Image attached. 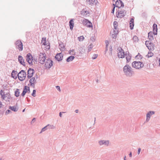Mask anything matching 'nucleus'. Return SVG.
Listing matches in <instances>:
<instances>
[{"mask_svg":"<svg viewBox=\"0 0 160 160\" xmlns=\"http://www.w3.org/2000/svg\"><path fill=\"white\" fill-rule=\"evenodd\" d=\"M34 72V70L33 69L29 68L28 71L27 78L28 79L31 78L33 76Z\"/></svg>","mask_w":160,"mask_h":160,"instance_id":"obj_12","label":"nucleus"},{"mask_svg":"<svg viewBox=\"0 0 160 160\" xmlns=\"http://www.w3.org/2000/svg\"><path fill=\"white\" fill-rule=\"evenodd\" d=\"M129 156L130 157H132V153L131 152L129 154Z\"/></svg>","mask_w":160,"mask_h":160,"instance_id":"obj_55","label":"nucleus"},{"mask_svg":"<svg viewBox=\"0 0 160 160\" xmlns=\"http://www.w3.org/2000/svg\"><path fill=\"white\" fill-rule=\"evenodd\" d=\"M25 109H23V110H22V112H23L25 111Z\"/></svg>","mask_w":160,"mask_h":160,"instance_id":"obj_62","label":"nucleus"},{"mask_svg":"<svg viewBox=\"0 0 160 160\" xmlns=\"http://www.w3.org/2000/svg\"><path fill=\"white\" fill-rule=\"evenodd\" d=\"M145 44L149 50L153 51L154 50V45L149 41H147L145 42Z\"/></svg>","mask_w":160,"mask_h":160,"instance_id":"obj_7","label":"nucleus"},{"mask_svg":"<svg viewBox=\"0 0 160 160\" xmlns=\"http://www.w3.org/2000/svg\"><path fill=\"white\" fill-rule=\"evenodd\" d=\"M16 48H17L20 51H21L23 49V44L21 40H17L15 43Z\"/></svg>","mask_w":160,"mask_h":160,"instance_id":"obj_8","label":"nucleus"},{"mask_svg":"<svg viewBox=\"0 0 160 160\" xmlns=\"http://www.w3.org/2000/svg\"><path fill=\"white\" fill-rule=\"evenodd\" d=\"M118 34H116L115 33H113L112 35V37L113 38H116L117 37V35Z\"/></svg>","mask_w":160,"mask_h":160,"instance_id":"obj_44","label":"nucleus"},{"mask_svg":"<svg viewBox=\"0 0 160 160\" xmlns=\"http://www.w3.org/2000/svg\"><path fill=\"white\" fill-rule=\"evenodd\" d=\"M19 89H17L15 91V95L16 97H18L20 95V92Z\"/></svg>","mask_w":160,"mask_h":160,"instance_id":"obj_28","label":"nucleus"},{"mask_svg":"<svg viewBox=\"0 0 160 160\" xmlns=\"http://www.w3.org/2000/svg\"><path fill=\"white\" fill-rule=\"evenodd\" d=\"M33 60V58L31 53H29L27 54L26 60L29 64H32V62Z\"/></svg>","mask_w":160,"mask_h":160,"instance_id":"obj_9","label":"nucleus"},{"mask_svg":"<svg viewBox=\"0 0 160 160\" xmlns=\"http://www.w3.org/2000/svg\"><path fill=\"white\" fill-rule=\"evenodd\" d=\"M59 116L60 117H62V112H60L59 113Z\"/></svg>","mask_w":160,"mask_h":160,"instance_id":"obj_59","label":"nucleus"},{"mask_svg":"<svg viewBox=\"0 0 160 160\" xmlns=\"http://www.w3.org/2000/svg\"><path fill=\"white\" fill-rule=\"evenodd\" d=\"M105 42H106V47H108V44H109V42H108V41H106Z\"/></svg>","mask_w":160,"mask_h":160,"instance_id":"obj_51","label":"nucleus"},{"mask_svg":"<svg viewBox=\"0 0 160 160\" xmlns=\"http://www.w3.org/2000/svg\"><path fill=\"white\" fill-rule=\"evenodd\" d=\"M47 127V126H45V127H44V128H42L41 130V131L40 132V133H41L42 132L45 131L47 129L46 128Z\"/></svg>","mask_w":160,"mask_h":160,"instance_id":"obj_43","label":"nucleus"},{"mask_svg":"<svg viewBox=\"0 0 160 160\" xmlns=\"http://www.w3.org/2000/svg\"><path fill=\"white\" fill-rule=\"evenodd\" d=\"M113 5L114 6V7H113L112 10V11L111 12V13H114V12L115 8V4H113Z\"/></svg>","mask_w":160,"mask_h":160,"instance_id":"obj_45","label":"nucleus"},{"mask_svg":"<svg viewBox=\"0 0 160 160\" xmlns=\"http://www.w3.org/2000/svg\"><path fill=\"white\" fill-rule=\"evenodd\" d=\"M9 109L13 111L14 112H17L18 111V109L17 108L16 106H10L9 107Z\"/></svg>","mask_w":160,"mask_h":160,"instance_id":"obj_25","label":"nucleus"},{"mask_svg":"<svg viewBox=\"0 0 160 160\" xmlns=\"http://www.w3.org/2000/svg\"><path fill=\"white\" fill-rule=\"evenodd\" d=\"M2 105V103L1 102H0V108H1Z\"/></svg>","mask_w":160,"mask_h":160,"instance_id":"obj_57","label":"nucleus"},{"mask_svg":"<svg viewBox=\"0 0 160 160\" xmlns=\"http://www.w3.org/2000/svg\"><path fill=\"white\" fill-rule=\"evenodd\" d=\"M78 39L79 41H82L84 39V38L83 36H81L78 37Z\"/></svg>","mask_w":160,"mask_h":160,"instance_id":"obj_37","label":"nucleus"},{"mask_svg":"<svg viewBox=\"0 0 160 160\" xmlns=\"http://www.w3.org/2000/svg\"><path fill=\"white\" fill-rule=\"evenodd\" d=\"M93 46L92 44H90L88 46V52H90L93 48Z\"/></svg>","mask_w":160,"mask_h":160,"instance_id":"obj_33","label":"nucleus"},{"mask_svg":"<svg viewBox=\"0 0 160 160\" xmlns=\"http://www.w3.org/2000/svg\"><path fill=\"white\" fill-rule=\"evenodd\" d=\"M56 88L59 92L61 91L60 87L59 86H56Z\"/></svg>","mask_w":160,"mask_h":160,"instance_id":"obj_49","label":"nucleus"},{"mask_svg":"<svg viewBox=\"0 0 160 160\" xmlns=\"http://www.w3.org/2000/svg\"><path fill=\"white\" fill-rule=\"evenodd\" d=\"M113 33L116 34L118 33V28H114L113 30Z\"/></svg>","mask_w":160,"mask_h":160,"instance_id":"obj_40","label":"nucleus"},{"mask_svg":"<svg viewBox=\"0 0 160 160\" xmlns=\"http://www.w3.org/2000/svg\"><path fill=\"white\" fill-rule=\"evenodd\" d=\"M59 48L62 51H64L65 50L64 46L62 45H59Z\"/></svg>","mask_w":160,"mask_h":160,"instance_id":"obj_34","label":"nucleus"},{"mask_svg":"<svg viewBox=\"0 0 160 160\" xmlns=\"http://www.w3.org/2000/svg\"><path fill=\"white\" fill-rule=\"evenodd\" d=\"M139 56V58H142V57H141L142 56L141 55H139V54L138 55L136 56V57H138Z\"/></svg>","mask_w":160,"mask_h":160,"instance_id":"obj_52","label":"nucleus"},{"mask_svg":"<svg viewBox=\"0 0 160 160\" xmlns=\"http://www.w3.org/2000/svg\"><path fill=\"white\" fill-rule=\"evenodd\" d=\"M36 90H33V92L32 93V96L34 97H35L36 96Z\"/></svg>","mask_w":160,"mask_h":160,"instance_id":"obj_42","label":"nucleus"},{"mask_svg":"<svg viewBox=\"0 0 160 160\" xmlns=\"http://www.w3.org/2000/svg\"><path fill=\"white\" fill-rule=\"evenodd\" d=\"M126 156H125L124 157V160H126Z\"/></svg>","mask_w":160,"mask_h":160,"instance_id":"obj_61","label":"nucleus"},{"mask_svg":"<svg viewBox=\"0 0 160 160\" xmlns=\"http://www.w3.org/2000/svg\"><path fill=\"white\" fill-rule=\"evenodd\" d=\"M132 40L133 42H137L138 41V38L136 36H134L133 37Z\"/></svg>","mask_w":160,"mask_h":160,"instance_id":"obj_31","label":"nucleus"},{"mask_svg":"<svg viewBox=\"0 0 160 160\" xmlns=\"http://www.w3.org/2000/svg\"><path fill=\"white\" fill-rule=\"evenodd\" d=\"M155 112L154 111H151L148 112L146 114V122H148L150 119L151 116L155 114Z\"/></svg>","mask_w":160,"mask_h":160,"instance_id":"obj_11","label":"nucleus"},{"mask_svg":"<svg viewBox=\"0 0 160 160\" xmlns=\"http://www.w3.org/2000/svg\"><path fill=\"white\" fill-rule=\"evenodd\" d=\"M95 119H94V123H93V125H94L95 124Z\"/></svg>","mask_w":160,"mask_h":160,"instance_id":"obj_60","label":"nucleus"},{"mask_svg":"<svg viewBox=\"0 0 160 160\" xmlns=\"http://www.w3.org/2000/svg\"><path fill=\"white\" fill-rule=\"evenodd\" d=\"M126 14L125 11H120L118 12V14L117 15V17L118 18H121L124 16Z\"/></svg>","mask_w":160,"mask_h":160,"instance_id":"obj_15","label":"nucleus"},{"mask_svg":"<svg viewBox=\"0 0 160 160\" xmlns=\"http://www.w3.org/2000/svg\"><path fill=\"white\" fill-rule=\"evenodd\" d=\"M52 61L49 59H46L45 64L46 68H50L52 65Z\"/></svg>","mask_w":160,"mask_h":160,"instance_id":"obj_10","label":"nucleus"},{"mask_svg":"<svg viewBox=\"0 0 160 160\" xmlns=\"http://www.w3.org/2000/svg\"><path fill=\"white\" fill-rule=\"evenodd\" d=\"M125 56L127 60V62L128 63L130 62L131 59V55L129 54V52H128V53H126Z\"/></svg>","mask_w":160,"mask_h":160,"instance_id":"obj_20","label":"nucleus"},{"mask_svg":"<svg viewBox=\"0 0 160 160\" xmlns=\"http://www.w3.org/2000/svg\"><path fill=\"white\" fill-rule=\"evenodd\" d=\"M153 34V32H149L148 33V38L150 40H152L153 39V38L152 36Z\"/></svg>","mask_w":160,"mask_h":160,"instance_id":"obj_24","label":"nucleus"},{"mask_svg":"<svg viewBox=\"0 0 160 160\" xmlns=\"http://www.w3.org/2000/svg\"><path fill=\"white\" fill-rule=\"evenodd\" d=\"M113 26L114 28H118V23L117 22H114Z\"/></svg>","mask_w":160,"mask_h":160,"instance_id":"obj_38","label":"nucleus"},{"mask_svg":"<svg viewBox=\"0 0 160 160\" xmlns=\"http://www.w3.org/2000/svg\"><path fill=\"white\" fill-rule=\"evenodd\" d=\"M11 112L10 110H7L6 111V112H5V114H6V115H7L9 113H10Z\"/></svg>","mask_w":160,"mask_h":160,"instance_id":"obj_46","label":"nucleus"},{"mask_svg":"<svg viewBox=\"0 0 160 160\" xmlns=\"http://www.w3.org/2000/svg\"><path fill=\"white\" fill-rule=\"evenodd\" d=\"M141 151V149L140 148H138V154L139 155L140 153V151Z\"/></svg>","mask_w":160,"mask_h":160,"instance_id":"obj_50","label":"nucleus"},{"mask_svg":"<svg viewBox=\"0 0 160 160\" xmlns=\"http://www.w3.org/2000/svg\"><path fill=\"white\" fill-rule=\"evenodd\" d=\"M2 160V158H0V160Z\"/></svg>","mask_w":160,"mask_h":160,"instance_id":"obj_63","label":"nucleus"},{"mask_svg":"<svg viewBox=\"0 0 160 160\" xmlns=\"http://www.w3.org/2000/svg\"><path fill=\"white\" fill-rule=\"evenodd\" d=\"M27 92L28 93H29L30 92V88L29 87H28V86H27Z\"/></svg>","mask_w":160,"mask_h":160,"instance_id":"obj_47","label":"nucleus"},{"mask_svg":"<svg viewBox=\"0 0 160 160\" xmlns=\"http://www.w3.org/2000/svg\"><path fill=\"white\" fill-rule=\"evenodd\" d=\"M110 51H111V55H112V47H111V48H110Z\"/></svg>","mask_w":160,"mask_h":160,"instance_id":"obj_56","label":"nucleus"},{"mask_svg":"<svg viewBox=\"0 0 160 160\" xmlns=\"http://www.w3.org/2000/svg\"><path fill=\"white\" fill-rule=\"evenodd\" d=\"M86 1L87 3L89 5H92L94 2L93 0H87Z\"/></svg>","mask_w":160,"mask_h":160,"instance_id":"obj_35","label":"nucleus"},{"mask_svg":"<svg viewBox=\"0 0 160 160\" xmlns=\"http://www.w3.org/2000/svg\"><path fill=\"white\" fill-rule=\"evenodd\" d=\"M18 61L19 63L23 66H25V62L23 58L20 55H19L18 57Z\"/></svg>","mask_w":160,"mask_h":160,"instance_id":"obj_18","label":"nucleus"},{"mask_svg":"<svg viewBox=\"0 0 160 160\" xmlns=\"http://www.w3.org/2000/svg\"><path fill=\"white\" fill-rule=\"evenodd\" d=\"M49 48H50V46H47L46 49L48 50V49H49Z\"/></svg>","mask_w":160,"mask_h":160,"instance_id":"obj_54","label":"nucleus"},{"mask_svg":"<svg viewBox=\"0 0 160 160\" xmlns=\"http://www.w3.org/2000/svg\"><path fill=\"white\" fill-rule=\"evenodd\" d=\"M35 121H36L35 118H33L32 119V121L31 122V123L32 124V123H34L35 122Z\"/></svg>","mask_w":160,"mask_h":160,"instance_id":"obj_48","label":"nucleus"},{"mask_svg":"<svg viewBox=\"0 0 160 160\" xmlns=\"http://www.w3.org/2000/svg\"><path fill=\"white\" fill-rule=\"evenodd\" d=\"M123 73L127 77H132L134 74L132 67L128 64L126 65L123 68Z\"/></svg>","mask_w":160,"mask_h":160,"instance_id":"obj_1","label":"nucleus"},{"mask_svg":"<svg viewBox=\"0 0 160 160\" xmlns=\"http://www.w3.org/2000/svg\"><path fill=\"white\" fill-rule=\"evenodd\" d=\"M153 55V53H152L151 52H148V54L147 55V56L148 57V58H150L152 57Z\"/></svg>","mask_w":160,"mask_h":160,"instance_id":"obj_36","label":"nucleus"},{"mask_svg":"<svg viewBox=\"0 0 160 160\" xmlns=\"http://www.w3.org/2000/svg\"><path fill=\"white\" fill-rule=\"evenodd\" d=\"M116 7L120 8L124 7V4L123 2L120 0H117L116 2Z\"/></svg>","mask_w":160,"mask_h":160,"instance_id":"obj_16","label":"nucleus"},{"mask_svg":"<svg viewBox=\"0 0 160 160\" xmlns=\"http://www.w3.org/2000/svg\"><path fill=\"white\" fill-rule=\"evenodd\" d=\"M132 65L133 68L138 69H141L144 66V64L142 62L136 61H135L132 62Z\"/></svg>","mask_w":160,"mask_h":160,"instance_id":"obj_2","label":"nucleus"},{"mask_svg":"<svg viewBox=\"0 0 160 160\" xmlns=\"http://www.w3.org/2000/svg\"><path fill=\"white\" fill-rule=\"evenodd\" d=\"M98 143L100 146L108 147L110 144V141L109 140H101L98 141Z\"/></svg>","mask_w":160,"mask_h":160,"instance_id":"obj_6","label":"nucleus"},{"mask_svg":"<svg viewBox=\"0 0 160 160\" xmlns=\"http://www.w3.org/2000/svg\"><path fill=\"white\" fill-rule=\"evenodd\" d=\"M108 47H106V50H105V53L108 50Z\"/></svg>","mask_w":160,"mask_h":160,"instance_id":"obj_53","label":"nucleus"},{"mask_svg":"<svg viewBox=\"0 0 160 160\" xmlns=\"http://www.w3.org/2000/svg\"><path fill=\"white\" fill-rule=\"evenodd\" d=\"M42 44L43 45H47V42L46 41V38L44 37H43L42 38Z\"/></svg>","mask_w":160,"mask_h":160,"instance_id":"obj_29","label":"nucleus"},{"mask_svg":"<svg viewBox=\"0 0 160 160\" xmlns=\"http://www.w3.org/2000/svg\"><path fill=\"white\" fill-rule=\"evenodd\" d=\"M47 126L49 129H54L55 128V127L53 125L48 124L47 125Z\"/></svg>","mask_w":160,"mask_h":160,"instance_id":"obj_32","label":"nucleus"},{"mask_svg":"<svg viewBox=\"0 0 160 160\" xmlns=\"http://www.w3.org/2000/svg\"><path fill=\"white\" fill-rule=\"evenodd\" d=\"M2 90H1L0 91V95L1 96V97L2 98V99H5L7 97V96H6L5 94H2Z\"/></svg>","mask_w":160,"mask_h":160,"instance_id":"obj_30","label":"nucleus"},{"mask_svg":"<svg viewBox=\"0 0 160 160\" xmlns=\"http://www.w3.org/2000/svg\"><path fill=\"white\" fill-rule=\"evenodd\" d=\"M38 78V76L37 75H36L34 77H32L30 78L29 80V83L30 85L33 88H35V84L37 83V79Z\"/></svg>","mask_w":160,"mask_h":160,"instance_id":"obj_5","label":"nucleus"},{"mask_svg":"<svg viewBox=\"0 0 160 160\" xmlns=\"http://www.w3.org/2000/svg\"><path fill=\"white\" fill-rule=\"evenodd\" d=\"M98 56V55L97 54H94L93 55L92 57V59H96Z\"/></svg>","mask_w":160,"mask_h":160,"instance_id":"obj_41","label":"nucleus"},{"mask_svg":"<svg viewBox=\"0 0 160 160\" xmlns=\"http://www.w3.org/2000/svg\"><path fill=\"white\" fill-rule=\"evenodd\" d=\"M17 76L20 81H23L26 77V73L24 70H22L18 73Z\"/></svg>","mask_w":160,"mask_h":160,"instance_id":"obj_4","label":"nucleus"},{"mask_svg":"<svg viewBox=\"0 0 160 160\" xmlns=\"http://www.w3.org/2000/svg\"><path fill=\"white\" fill-rule=\"evenodd\" d=\"M130 28L131 30H132L134 26V19L131 18L129 22Z\"/></svg>","mask_w":160,"mask_h":160,"instance_id":"obj_21","label":"nucleus"},{"mask_svg":"<svg viewBox=\"0 0 160 160\" xmlns=\"http://www.w3.org/2000/svg\"><path fill=\"white\" fill-rule=\"evenodd\" d=\"M27 92V86H25L23 91L22 92L21 94V95H22V97H24Z\"/></svg>","mask_w":160,"mask_h":160,"instance_id":"obj_26","label":"nucleus"},{"mask_svg":"<svg viewBox=\"0 0 160 160\" xmlns=\"http://www.w3.org/2000/svg\"><path fill=\"white\" fill-rule=\"evenodd\" d=\"M69 26H70V29L72 30L73 28L74 27V22H73V19H71L69 22Z\"/></svg>","mask_w":160,"mask_h":160,"instance_id":"obj_23","label":"nucleus"},{"mask_svg":"<svg viewBox=\"0 0 160 160\" xmlns=\"http://www.w3.org/2000/svg\"><path fill=\"white\" fill-rule=\"evenodd\" d=\"M75 57L73 56H69V57H68L66 61L67 62H69L70 61H72L74 59V58Z\"/></svg>","mask_w":160,"mask_h":160,"instance_id":"obj_27","label":"nucleus"},{"mask_svg":"<svg viewBox=\"0 0 160 160\" xmlns=\"http://www.w3.org/2000/svg\"><path fill=\"white\" fill-rule=\"evenodd\" d=\"M18 74V72L14 70H13L11 73L12 77L14 78H17Z\"/></svg>","mask_w":160,"mask_h":160,"instance_id":"obj_22","label":"nucleus"},{"mask_svg":"<svg viewBox=\"0 0 160 160\" xmlns=\"http://www.w3.org/2000/svg\"><path fill=\"white\" fill-rule=\"evenodd\" d=\"M125 54L123 50L121 48L119 50V52H118V56L119 58H123L125 57Z\"/></svg>","mask_w":160,"mask_h":160,"instance_id":"obj_14","label":"nucleus"},{"mask_svg":"<svg viewBox=\"0 0 160 160\" xmlns=\"http://www.w3.org/2000/svg\"><path fill=\"white\" fill-rule=\"evenodd\" d=\"M46 55L44 52H40L39 54L38 61L40 63L43 64L46 59Z\"/></svg>","mask_w":160,"mask_h":160,"instance_id":"obj_3","label":"nucleus"},{"mask_svg":"<svg viewBox=\"0 0 160 160\" xmlns=\"http://www.w3.org/2000/svg\"><path fill=\"white\" fill-rule=\"evenodd\" d=\"M88 13V11H82L81 12V14L83 16H85Z\"/></svg>","mask_w":160,"mask_h":160,"instance_id":"obj_39","label":"nucleus"},{"mask_svg":"<svg viewBox=\"0 0 160 160\" xmlns=\"http://www.w3.org/2000/svg\"><path fill=\"white\" fill-rule=\"evenodd\" d=\"M55 58L58 61H61L63 58V55L62 53H57L55 57Z\"/></svg>","mask_w":160,"mask_h":160,"instance_id":"obj_17","label":"nucleus"},{"mask_svg":"<svg viewBox=\"0 0 160 160\" xmlns=\"http://www.w3.org/2000/svg\"><path fill=\"white\" fill-rule=\"evenodd\" d=\"M157 25L154 23L153 25V34L155 35H156L157 34Z\"/></svg>","mask_w":160,"mask_h":160,"instance_id":"obj_19","label":"nucleus"},{"mask_svg":"<svg viewBox=\"0 0 160 160\" xmlns=\"http://www.w3.org/2000/svg\"><path fill=\"white\" fill-rule=\"evenodd\" d=\"M82 23L83 24L86 25L88 27L92 28V23L87 19H85L84 20H83Z\"/></svg>","mask_w":160,"mask_h":160,"instance_id":"obj_13","label":"nucleus"},{"mask_svg":"<svg viewBox=\"0 0 160 160\" xmlns=\"http://www.w3.org/2000/svg\"><path fill=\"white\" fill-rule=\"evenodd\" d=\"M75 112L76 113H78V109H76L75 110Z\"/></svg>","mask_w":160,"mask_h":160,"instance_id":"obj_58","label":"nucleus"}]
</instances>
